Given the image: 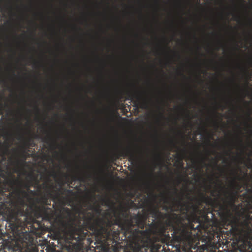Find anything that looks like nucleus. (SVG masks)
Segmentation results:
<instances>
[{"label":"nucleus","mask_w":252,"mask_h":252,"mask_svg":"<svg viewBox=\"0 0 252 252\" xmlns=\"http://www.w3.org/2000/svg\"><path fill=\"white\" fill-rule=\"evenodd\" d=\"M0 110H5V109H0ZM6 110H32L31 109H7ZM32 110H41L38 108L32 109ZM42 110H54V109H42Z\"/></svg>","instance_id":"5701e85b"},{"label":"nucleus","mask_w":252,"mask_h":252,"mask_svg":"<svg viewBox=\"0 0 252 252\" xmlns=\"http://www.w3.org/2000/svg\"><path fill=\"white\" fill-rule=\"evenodd\" d=\"M22 138L23 139V144L20 147V150H24V153H28V152H30V146L28 139H24L21 135H19L17 137L18 140Z\"/></svg>","instance_id":"2eb2a0df"},{"label":"nucleus","mask_w":252,"mask_h":252,"mask_svg":"<svg viewBox=\"0 0 252 252\" xmlns=\"http://www.w3.org/2000/svg\"><path fill=\"white\" fill-rule=\"evenodd\" d=\"M220 97L221 99L227 101H231L233 98V95L230 93L221 95Z\"/></svg>","instance_id":"f3484780"},{"label":"nucleus","mask_w":252,"mask_h":252,"mask_svg":"<svg viewBox=\"0 0 252 252\" xmlns=\"http://www.w3.org/2000/svg\"><path fill=\"white\" fill-rule=\"evenodd\" d=\"M231 112H237V111H230ZM247 112H249V113H252V111H246Z\"/></svg>","instance_id":"ea45409f"},{"label":"nucleus","mask_w":252,"mask_h":252,"mask_svg":"<svg viewBox=\"0 0 252 252\" xmlns=\"http://www.w3.org/2000/svg\"><path fill=\"white\" fill-rule=\"evenodd\" d=\"M247 77V80L245 85L244 87H241V86L239 85H237V86L239 88V91L237 92V95L238 97L241 98L242 100H244L246 95L249 93V82H248V79H249V75L247 73L246 75Z\"/></svg>","instance_id":"ddd939ff"},{"label":"nucleus","mask_w":252,"mask_h":252,"mask_svg":"<svg viewBox=\"0 0 252 252\" xmlns=\"http://www.w3.org/2000/svg\"><path fill=\"white\" fill-rule=\"evenodd\" d=\"M191 206L194 211H196L198 210V207L197 206L192 205Z\"/></svg>","instance_id":"72a5a7b5"},{"label":"nucleus","mask_w":252,"mask_h":252,"mask_svg":"<svg viewBox=\"0 0 252 252\" xmlns=\"http://www.w3.org/2000/svg\"><path fill=\"white\" fill-rule=\"evenodd\" d=\"M58 145L57 142L55 140H53V143L51 145V146L53 147L54 149L56 148V146Z\"/></svg>","instance_id":"c756f323"},{"label":"nucleus","mask_w":252,"mask_h":252,"mask_svg":"<svg viewBox=\"0 0 252 252\" xmlns=\"http://www.w3.org/2000/svg\"><path fill=\"white\" fill-rule=\"evenodd\" d=\"M188 92L189 93V95H187L185 93H184L183 95L184 96H186V97H192V96H194L196 95V94L194 93V92L192 91V89L191 88H189V89L188 90Z\"/></svg>","instance_id":"412c9836"},{"label":"nucleus","mask_w":252,"mask_h":252,"mask_svg":"<svg viewBox=\"0 0 252 252\" xmlns=\"http://www.w3.org/2000/svg\"><path fill=\"white\" fill-rule=\"evenodd\" d=\"M73 112H74L75 111H72ZM94 112H103L104 111H94ZM112 112H114L115 114H119L118 111H111Z\"/></svg>","instance_id":"c9c22d12"},{"label":"nucleus","mask_w":252,"mask_h":252,"mask_svg":"<svg viewBox=\"0 0 252 252\" xmlns=\"http://www.w3.org/2000/svg\"><path fill=\"white\" fill-rule=\"evenodd\" d=\"M12 151L14 152H17V149H12Z\"/></svg>","instance_id":"a19ab883"},{"label":"nucleus","mask_w":252,"mask_h":252,"mask_svg":"<svg viewBox=\"0 0 252 252\" xmlns=\"http://www.w3.org/2000/svg\"><path fill=\"white\" fill-rule=\"evenodd\" d=\"M38 95L41 98H43L45 96L43 94H38Z\"/></svg>","instance_id":"58836bf2"},{"label":"nucleus","mask_w":252,"mask_h":252,"mask_svg":"<svg viewBox=\"0 0 252 252\" xmlns=\"http://www.w3.org/2000/svg\"><path fill=\"white\" fill-rule=\"evenodd\" d=\"M60 227L63 230L66 234L69 235L70 239L81 242L87 239H89L90 232L83 226L77 227L73 222L71 220H66L60 216L58 220Z\"/></svg>","instance_id":"0eeeda50"},{"label":"nucleus","mask_w":252,"mask_h":252,"mask_svg":"<svg viewBox=\"0 0 252 252\" xmlns=\"http://www.w3.org/2000/svg\"><path fill=\"white\" fill-rule=\"evenodd\" d=\"M162 112H165V111H161ZM177 112H182V111H177ZM184 112H185L186 111H184ZM187 112H190V111H187ZM200 112H204L205 111H200ZM208 112H209L210 111H208ZM211 112H218V111H210Z\"/></svg>","instance_id":"f704fd0d"},{"label":"nucleus","mask_w":252,"mask_h":252,"mask_svg":"<svg viewBox=\"0 0 252 252\" xmlns=\"http://www.w3.org/2000/svg\"><path fill=\"white\" fill-rule=\"evenodd\" d=\"M51 176H52L53 177H56L57 176V174L55 172H53L51 173Z\"/></svg>","instance_id":"e433bc0d"},{"label":"nucleus","mask_w":252,"mask_h":252,"mask_svg":"<svg viewBox=\"0 0 252 252\" xmlns=\"http://www.w3.org/2000/svg\"><path fill=\"white\" fill-rule=\"evenodd\" d=\"M86 179V177L85 176L81 175H74L72 177V181H78L79 182H84L85 181Z\"/></svg>","instance_id":"dca6fc26"},{"label":"nucleus","mask_w":252,"mask_h":252,"mask_svg":"<svg viewBox=\"0 0 252 252\" xmlns=\"http://www.w3.org/2000/svg\"><path fill=\"white\" fill-rule=\"evenodd\" d=\"M240 142L242 146V149L241 150V152L242 154H244L245 152V147L242 144V140L241 139L240 140Z\"/></svg>","instance_id":"cd10ccee"},{"label":"nucleus","mask_w":252,"mask_h":252,"mask_svg":"<svg viewBox=\"0 0 252 252\" xmlns=\"http://www.w3.org/2000/svg\"><path fill=\"white\" fill-rule=\"evenodd\" d=\"M231 152V150H229V151H226L225 152V155H229V154H230Z\"/></svg>","instance_id":"4c0bfd02"},{"label":"nucleus","mask_w":252,"mask_h":252,"mask_svg":"<svg viewBox=\"0 0 252 252\" xmlns=\"http://www.w3.org/2000/svg\"><path fill=\"white\" fill-rule=\"evenodd\" d=\"M211 195H212V196H215V194H214V191H212V192H211Z\"/></svg>","instance_id":"37998d69"},{"label":"nucleus","mask_w":252,"mask_h":252,"mask_svg":"<svg viewBox=\"0 0 252 252\" xmlns=\"http://www.w3.org/2000/svg\"><path fill=\"white\" fill-rule=\"evenodd\" d=\"M148 219V213L142 210L132 215L129 209L122 207L115 220L110 219L96 218L93 215L86 219L88 228L95 232L97 237L103 238L100 240L103 244L106 240L115 241L119 238L120 229L123 231L126 239L132 242H138L146 234L149 233V227L144 229Z\"/></svg>","instance_id":"f03ea898"},{"label":"nucleus","mask_w":252,"mask_h":252,"mask_svg":"<svg viewBox=\"0 0 252 252\" xmlns=\"http://www.w3.org/2000/svg\"><path fill=\"white\" fill-rule=\"evenodd\" d=\"M4 111H0V115H2L4 114ZM6 112H12L13 111H5ZM15 112H20L21 111H15ZM29 112H32V111H29ZM36 112H39L40 111H36ZM45 112H49V111H45Z\"/></svg>","instance_id":"c85d7f7f"},{"label":"nucleus","mask_w":252,"mask_h":252,"mask_svg":"<svg viewBox=\"0 0 252 252\" xmlns=\"http://www.w3.org/2000/svg\"><path fill=\"white\" fill-rule=\"evenodd\" d=\"M100 96L101 98H109L110 97V96L109 94H104V93H101L100 94Z\"/></svg>","instance_id":"a878e982"},{"label":"nucleus","mask_w":252,"mask_h":252,"mask_svg":"<svg viewBox=\"0 0 252 252\" xmlns=\"http://www.w3.org/2000/svg\"><path fill=\"white\" fill-rule=\"evenodd\" d=\"M28 140L29 142L30 148L31 147H35L36 144L34 143V142L33 141L32 138L30 137V138H28Z\"/></svg>","instance_id":"b1692460"},{"label":"nucleus","mask_w":252,"mask_h":252,"mask_svg":"<svg viewBox=\"0 0 252 252\" xmlns=\"http://www.w3.org/2000/svg\"><path fill=\"white\" fill-rule=\"evenodd\" d=\"M207 152L208 155H209L210 154V151L208 150H207Z\"/></svg>","instance_id":"49530a36"},{"label":"nucleus","mask_w":252,"mask_h":252,"mask_svg":"<svg viewBox=\"0 0 252 252\" xmlns=\"http://www.w3.org/2000/svg\"><path fill=\"white\" fill-rule=\"evenodd\" d=\"M166 237L168 238V239H169H169H170V236H169V234H168V235H166Z\"/></svg>","instance_id":"c03bdc74"},{"label":"nucleus","mask_w":252,"mask_h":252,"mask_svg":"<svg viewBox=\"0 0 252 252\" xmlns=\"http://www.w3.org/2000/svg\"><path fill=\"white\" fill-rule=\"evenodd\" d=\"M11 186L14 188L13 192L16 195L19 201L22 204H24V199L29 197L28 191L17 184L11 185Z\"/></svg>","instance_id":"f8f14e48"},{"label":"nucleus","mask_w":252,"mask_h":252,"mask_svg":"<svg viewBox=\"0 0 252 252\" xmlns=\"http://www.w3.org/2000/svg\"><path fill=\"white\" fill-rule=\"evenodd\" d=\"M173 194L175 197L171 195L165 197V202L169 205H165L163 209L166 211H170L172 214L163 213L157 208H151L146 211L148 215H151L155 219L153 221L148 224L150 234H163L165 228L162 225L165 220L166 225L172 227L173 233L172 234L173 240L179 244L188 245L191 248L197 246L199 244L200 232V224L194 227L193 222L198 223L199 219L193 213L191 216L188 214L190 208L189 203L183 201L178 189L172 188Z\"/></svg>","instance_id":"f257e3e1"},{"label":"nucleus","mask_w":252,"mask_h":252,"mask_svg":"<svg viewBox=\"0 0 252 252\" xmlns=\"http://www.w3.org/2000/svg\"><path fill=\"white\" fill-rule=\"evenodd\" d=\"M8 206L2 211L3 218L7 222L5 227L13 235L23 233L27 225V213L16 202L9 200Z\"/></svg>","instance_id":"20e7f679"},{"label":"nucleus","mask_w":252,"mask_h":252,"mask_svg":"<svg viewBox=\"0 0 252 252\" xmlns=\"http://www.w3.org/2000/svg\"><path fill=\"white\" fill-rule=\"evenodd\" d=\"M125 154L128 157V160L131 163L137 161L139 158V157L129 147L125 150Z\"/></svg>","instance_id":"4468645a"},{"label":"nucleus","mask_w":252,"mask_h":252,"mask_svg":"<svg viewBox=\"0 0 252 252\" xmlns=\"http://www.w3.org/2000/svg\"><path fill=\"white\" fill-rule=\"evenodd\" d=\"M18 172V169H16L14 170V172H15V173H17V172Z\"/></svg>","instance_id":"09e8293b"},{"label":"nucleus","mask_w":252,"mask_h":252,"mask_svg":"<svg viewBox=\"0 0 252 252\" xmlns=\"http://www.w3.org/2000/svg\"><path fill=\"white\" fill-rule=\"evenodd\" d=\"M7 89H8L9 91H11V88H10V87H8V86L7 87Z\"/></svg>","instance_id":"a18cd8bd"},{"label":"nucleus","mask_w":252,"mask_h":252,"mask_svg":"<svg viewBox=\"0 0 252 252\" xmlns=\"http://www.w3.org/2000/svg\"><path fill=\"white\" fill-rule=\"evenodd\" d=\"M63 184L61 181L60 186V188L58 189V191L59 193L58 194L54 195L50 192V190L54 189V186L53 184H49L48 183H44L43 184V187L47 190V194L42 195L40 198L37 199L38 203H41L42 205L38 207V210L43 218L46 220H50L54 219L55 212L51 208L47 207V205H51V202L49 201L50 197L52 198L53 201L58 199L60 194H63V192L71 193L72 192V190L62 188Z\"/></svg>","instance_id":"423d86ee"},{"label":"nucleus","mask_w":252,"mask_h":252,"mask_svg":"<svg viewBox=\"0 0 252 252\" xmlns=\"http://www.w3.org/2000/svg\"><path fill=\"white\" fill-rule=\"evenodd\" d=\"M2 168L0 166V172H1L0 173V196H2L4 192L8 190L6 188V184H8L11 186L9 180L15 179V176L11 174H9L10 178H6L5 175L2 173Z\"/></svg>","instance_id":"9b49d317"},{"label":"nucleus","mask_w":252,"mask_h":252,"mask_svg":"<svg viewBox=\"0 0 252 252\" xmlns=\"http://www.w3.org/2000/svg\"><path fill=\"white\" fill-rule=\"evenodd\" d=\"M220 190L217 198L202 195L201 200L212 207L213 210L218 208V214L223 220H227L231 215V210L235 206L236 194L228 191L221 184L219 185Z\"/></svg>","instance_id":"39448f33"},{"label":"nucleus","mask_w":252,"mask_h":252,"mask_svg":"<svg viewBox=\"0 0 252 252\" xmlns=\"http://www.w3.org/2000/svg\"><path fill=\"white\" fill-rule=\"evenodd\" d=\"M170 143L173 145V146L174 147H175L176 149H177L178 150L179 149V148L178 147H177L176 145V143H175V142L173 140H171L170 141Z\"/></svg>","instance_id":"7c9ffc66"},{"label":"nucleus","mask_w":252,"mask_h":252,"mask_svg":"<svg viewBox=\"0 0 252 252\" xmlns=\"http://www.w3.org/2000/svg\"><path fill=\"white\" fill-rule=\"evenodd\" d=\"M2 97V96L1 95H0V99H1Z\"/></svg>","instance_id":"4d7b16f0"},{"label":"nucleus","mask_w":252,"mask_h":252,"mask_svg":"<svg viewBox=\"0 0 252 252\" xmlns=\"http://www.w3.org/2000/svg\"><path fill=\"white\" fill-rule=\"evenodd\" d=\"M139 112L140 111H121V112L122 113L123 115H126V116H127L128 113H130V114H133L134 115H137Z\"/></svg>","instance_id":"393cba45"},{"label":"nucleus","mask_w":252,"mask_h":252,"mask_svg":"<svg viewBox=\"0 0 252 252\" xmlns=\"http://www.w3.org/2000/svg\"><path fill=\"white\" fill-rule=\"evenodd\" d=\"M237 186H238V189H239L240 186L239 185H237Z\"/></svg>","instance_id":"13d9d810"},{"label":"nucleus","mask_w":252,"mask_h":252,"mask_svg":"<svg viewBox=\"0 0 252 252\" xmlns=\"http://www.w3.org/2000/svg\"><path fill=\"white\" fill-rule=\"evenodd\" d=\"M4 137L6 140L4 142L0 141V156L3 161L5 160L6 156L9 154V148L13 140L11 133H7Z\"/></svg>","instance_id":"9d476101"},{"label":"nucleus","mask_w":252,"mask_h":252,"mask_svg":"<svg viewBox=\"0 0 252 252\" xmlns=\"http://www.w3.org/2000/svg\"><path fill=\"white\" fill-rule=\"evenodd\" d=\"M132 88H128L125 90H118L116 92V95L117 97H120L125 94L129 99L135 98L137 99H141L143 97H151L153 98H157L161 95V93L158 92L157 94L150 93L145 90H141L137 89L135 85H132Z\"/></svg>","instance_id":"6e6552de"},{"label":"nucleus","mask_w":252,"mask_h":252,"mask_svg":"<svg viewBox=\"0 0 252 252\" xmlns=\"http://www.w3.org/2000/svg\"><path fill=\"white\" fill-rule=\"evenodd\" d=\"M186 153V149H182V150H181V153L178 154L177 155L178 158H180L181 160H182Z\"/></svg>","instance_id":"4be33fe9"},{"label":"nucleus","mask_w":252,"mask_h":252,"mask_svg":"<svg viewBox=\"0 0 252 252\" xmlns=\"http://www.w3.org/2000/svg\"><path fill=\"white\" fill-rule=\"evenodd\" d=\"M28 177L30 180L27 181H23L15 179L9 180V182L11 185H15L17 184L27 190H30V189L33 186V183L34 182L35 185L37 186L39 189H41V186L39 185V181L38 179L37 176L34 175L33 173H31L28 174Z\"/></svg>","instance_id":"1a4fd4ad"},{"label":"nucleus","mask_w":252,"mask_h":252,"mask_svg":"<svg viewBox=\"0 0 252 252\" xmlns=\"http://www.w3.org/2000/svg\"><path fill=\"white\" fill-rule=\"evenodd\" d=\"M232 184H235V181L233 180V182H232Z\"/></svg>","instance_id":"6e6d98bb"},{"label":"nucleus","mask_w":252,"mask_h":252,"mask_svg":"<svg viewBox=\"0 0 252 252\" xmlns=\"http://www.w3.org/2000/svg\"><path fill=\"white\" fill-rule=\"evenodd\" d=\"M180 74L184 77H186L185 75L183 74V73L180 72Z\"/></svg>","instance_id":"8fccbe9b"},{"label":"nucleus","mask_w":252,"mask_h":252,"mask_svg":"<svg viewBox=\"0 0 252 252\" xmlns=\"http://www.w3.org/2000/svg\"><path fill=\"white\" fill-rule=\"evenodd\" d=\"M250 166H251V167H252V164H251V163H250Z\"/></svg>","instance_id":"680f3d73"},{"label":"nucleus","mask_w":252,"mask_h":252,"mask_svg":"<svg viewBox=\"0 0 252 252\" xmlns=\"http://www.w3.org/2000/svg\"><path fill=\"white\" fill-rule=\"evenodd\" d=\"M27 191H28V195L29 196V194H34L35 193V191L34 190H31V189L30 190H27Z\"/></svg>","instance_id":"2f4dec72"},{"label":"nucleus","mask_w":252,"mask_h":252,"mask_svg":"<svg viewBox=\"0 0 252 252\" xmlns=\"http://www.w3.org/2000/svg\"><path fill=\"white\" fill-rule=\"evenodd\" d=\"M121 110H123V111H124V110H127L126 109H121Z\"/></svg>","instance_id":"5fc2aeb1"},{"label":"nucleus","mask_w":252,"mask_h":252,"mask_svg":"<svg viewBox=\"0 0 252 252\" xmlns=\"http://www.w3.org/2000/svg\"><path fill=\"white\" fill-rule=\"evenodd\" d=\"M132 110L136 111V110H139L137 108H134Z\"/></svg>","instance_id":"864d4df0"},{"label":"nucleus","mask_w":252,"mask_h":252,"mask_svg":"<svg viewBox=\"0 0 252 252\" xmlns=\"http://www.w3.org/2000/svg\"><path fill=\"white\" fill-rule=\"evenodd\" d=\"M0 81H1V82H2V83H5V81L4 80H3V79H1V80H0Z\"/></svg>","instance_id":"79ce46f5"},{"label":"nucleus","mask_w":252,"mask_h":252,"mask_svg":"<svg viewBox=\"0 0 252 252\" xmlns=\"http://www.w3.org/2000/svg\"><path fill=\"white\" fill-rule=\"evenodd\" d=\"M251 154H252V152H251Z\"/></svg>","instance_id":"69168bd1"},{"label":"nucleus","mask_w":252,"mask_h":252,"mask_svg":"<svg viewBox=\"0 0 252 252\" xmlns=\"http://www.w3.org/2000/svg\"><path fill=\"white\" fill-rule=\"evenodd\" d=\"M22 93H23V94H25L23 90L22 91Z\"/></svg>","instance_id":"e2e57ef3"},{"label":"nucleus","mask_w":252,"mask_h":252,"mask_svg":"<svg viewBox=\"0 0 252 252\" xmlns=\"http://www.w3.org/2000/svg\"><path fill=\"white\" fill-rule=\"evenodd\" d=\"M16 163L17 164H19V160H18V159H17V160H16Z\"/></svg>","instance_id":"de8ad7c7"},{"label":"nucleus","mask_w":252,"mask_h":252,"mask_svg":"<svg viewBox=\"0 0 252 252\" xmlns=\"http://www.w3.org/2000/svg\"><path fill=\"white\" fill-rule=\"evenodd\" d=\"M243 197L250 205V212L252 213V189H248L247 192L243 194ZM229 232L236 239L239 245H243L246 249L252 242V215L249 213L245 220H239L230 222Z\"/></svg>","instance_id":"7ed1b4c3"},{"label":"nucleus","mask_w":252,"mask_h":252,"mask_svg":"<svg viewBox=\"0 0 252 252\" xmlns=\"http://www.w3.org/2000/svg\"><path fill=\"white\" fill-rule=\"evenodd\" d=\"M146 110H155L154 109H146ZM155 110H166L165 109H156ZM167 110H183V111H184V110H189L188 109H168ZM197 110H218V109H198ZM220 110H223V109H221Z\"/></svg>","instance_id":"6ab92c4d"},{"label":"nucleus","mask_w":252,"mask_h":252,"mask_svg":"<svg viewBox=\"0 0 252 252\" xmlns=\"http://www.w3.org/2000/svg\"><path fill=\"white\" fill-rule=\"evenodd\" d=\"M53 96L54 97H57L58 96V95H53Z\"/></svg>","instance_id":"603ef678"},{"label":"nucleus","mask_w":252,"mask_h":252,"mask_svg":"<svg viewBox=\"0 0 252 252\" xmlns=\"http://www.w3.org/2000/svg\"><path fill=\"white\" fill-rule=\"evenodd\" d=\"M251 23H252V19L251 20Z\"/></svg>","instance_id":"0e129e2a"},{"label":"nucleus","mask_w":252,"mask_h":252,"mask_svg":"<svg viewBox=\"0 0 252 252\" xmlns=\"http://www.w3.org/2000/svg\"><path fill=\"white\" fill-rule=\"evenodd\" d=\"M20 157L22 158L24 162H25L27 158L32 156V155L28 154V153H24V150H20Z\"/></svg>","instance_id":"a211bd4d"},{"label":"nucleus","mask_w":252,"mask_h":252,"mask_svg":"<svg viewBox=\"0 0 252 252\" xmlns=\"http://www.w3.org/2000/svg\"><path fill=\"white\" fill-rule=\"evenodd\" d=\"M53 208H54V207H55V205H54V204H53Z\"/></svg>","instance_id":"bf43d9fd"},{"label":"nucleus","mask_w":252,"mask_h":252,"mask_svg":"<svg viewBox=\"0 0 252 252\" xmlns=\"http://www.w3.org/2000/svg\"><path fill=\"white\" fill-rule=\"evenodd\" d=\"M208 143L209 144L210 143V141H209V140H208Z\"/></svg>","instance_id":"052dcab7"},{"label":"nucleus","mask_w":252,"mask_h":252,"mask_svg":"<svg viewBox=\"0 0 252 252\" xmlns=\"http://www.w3.org/2000/svg\"><path fill=\"white\" fill-rule=\"evenodd\" d=\"M58 110H61L60 109H58ZM62 110H118V109H63Z\"/></svg>","instance_id":"aec40b11"},{"label":"nucleus","mask_w":252,"mask_h":252,"mask_svg":"<svg viewBox=\"0 0 252 252\" xmlns=\"http://www.w3.org/2000/svg\"><path fill=\"white\" fill-rule=\"evenodd\" d=\"M169 94L173 97L176 96V97H180V95L178 94H173L171 91H170Z\"/></svg>","instance_id":"bb28decb"},{"label":"nucleus","mask_w":252,"mask_h":252,"mask_svg":"<svg viewBox=\"0 0 252 252\" xmlns=\"http://www.w3.org/2000/svg\"><path fill=\"white\" fill-rule=\"evenodd\" d=\"M153 170H154V169H153V170H152V172L151 174H149V175H150V176H151L152 175H153Z\"/></svg>","instance_id":"3c124183"},{"label":"nucleus","mask_w":252,"mask_h":252,"mask_svg":"<svg viewBox=\"0 0 252 252\" xmlns=\"http://www.w3.org/2000/svg\"><path fill=\"white\" fill-rule=\"evenodd\" d=\"M51 139H52V138H51V137H48V138L45 137V138H44L43 139V141H44L45 142H46V143H48V140H51Z\"/></svg>","instance_id":"473e14b6"}]
</instances>
